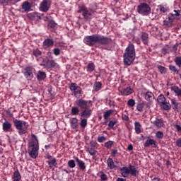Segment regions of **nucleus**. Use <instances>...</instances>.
<instances>
[{"mask_svg": "<svg viewBox=\"0 0 181 181\" xmlns=\"http://www.w3.org/2000/svg\"><path fill=\"white\" fill-rule=\"evenodd\" d=\"M83 42L87 46L93 47V46L97 45H101L102 46H108L112 43V40L111 38L98 34H93L92 35H88L84 37Z\"/></svg>", "mask_w": 181, "mask_h": 181, "instance_id": "obj_1", "label": "nucleus"}, {"mask_svg": "<svg viewBox=\"0 0 181 181\" xmlns=\"http://www.w3.org/2000/svg\"><path fill=\"white\" fill-rule=\"evenodd\" d=\"M135 46L134 44L129 43L123 55L124 66H131L135 60Z\"/></svg>", "mask_w": 181, "mask_h": 181, "instance_id": "obj_2", "label": "nucleus"}, {"mask_svg": "<svg viewBox=\"0 0 181 181\" xmlns=\"http://www.w3.org/2000/svg\"><path fill=\"white\" fill-rule=\"evenodd\" d=\"M29 148H31V150L28 151V153L33 159H36L39 155V140H37V136L34 134H31V141L28 144Z\"/></svg>", "mask_w": 181, "mask_h": 181, "instance_id": "obj_3", "label": "nucleus"}, {"mask_svg": "<svg viewBox=\"0 0 181 181\" xmlns=\"http://www.w3.org/2000/svg\"><path fill=\"white\" fill-rule=\"evenodd\" d=\"M13 123L16 129L18 130L19 135H24V134L28 132L29 124L25 121L14 119L13 120Z\"/></svg>", "mask_w": 181, "mask_h": 181, "instance_id": "obj_4", "label": "nucleus"}, {"mask_svg": "<svg viewBox=\"0 0 181 181\" xmlns=\"http://www.w3.org/2000/svg\"><path fill=\"white\" fill-rule=\"evenodd\" d=\"M78 13H82L83 19H85L88 22H90L91 19H93V11L88 10V8L86 7V6H82L79 7Z\"/></svg>", "mask_w": 181, "mask_h": 181, "instance_id": "obj_5", "label": "nucleus"}, {"mask_svg": "<svg viewBox=\"0 0 181 181\" xmlns=\"http://www.w3.org/2000/svg\"><path fill=\"white\" fill-rule=\"evenodd\" d=\"M137 12L144 16H148L151 13V6L146 3H141L137 6Z\"/></svg>", "mask_w": 181, "mask_h": 181, "instance_id": "obj_6", "label": "nucleus"}, {"mask_svg": "<svg viewBox=\"0 0 181 181\" xmlns=\"http://www.w3.org/2000/svg\"><path fill=\"white\" fill-rule=\"evenodd\" d=\"M91 100H86L84 99L80 98L75 101V105L81 110H86V108H90V105H92Z\"/></svg>", "mask_w": 181, "mask_h": 181, "instance_id": "obj_7", "label": "nucleus"}, {"mask_svg": "<svg viewBox=\"0 0 181 181\" xmlns=\"http://www.w3.org/2000/svg\"><path fill=\"white\" fill-rule=\"evenodd\" d=\"M35 68L32 66H27L24 69V76L27 80L33 79V74L35 73Z\"/></svg>", "mask_w": 181, "mask_h": 181, "instance_id": "obj_8", "label": "nucleus"}, {"mask_svg": "<svg viewBox=\"0 0 181 181\" xmlns=\"http://www.w3.org/2000/svg\"><path fill=\"white\" fill-rule=\"evenodd\" d=\"M93 114V110L90 108H86L83 109L81 112L79 114V117L81 118H85L86 119H88V118H90V117H91Z\"/></svg>", "mask_w": 181, "mask_h": 181, "instance_id": "obj_9", "label": "nucleus"}, {"mask_svg": "<svg viewBox=\"0 0 181 181\" xmlns=\"http://www.w3.org/2000/svg\"><path fill=\"white\" fill-rule=\"evenodd\" d=\"M54 45V41L52 39L47 38L42 42L43 49H49V47H53Z\"/></svg>", "mask_w": 181, "mask_h": 181, "instance_id": "obj_10", "label": "nucleus"}, {"mask_svg": "<svg viewBox=\"0 0 181 181\" xmlns=\"http://www.w3.org/2000/svg\"><path fill=\"white\" fill-rule=\"evenodd\" d=\"M176 16H180V10H174V13H169L168 15V21L173 23V21L176 19Z\"/></svg>", "mask_w": 181, "mask_h": 181, "instance_id": "obj_11", "label": "nucleus"}, {"mask_svg": "<svg viewBox=\"0 0 181 181\" xmlns=\"http://www.w3.org/2000/svg\"><path fill=\"white\" fill-rule=\"evenodd\" d=\"M144 146H145V148H148L149 146H152V148H156V146H158V145L156 144V141H155L152 139H149L146 141V142L144 144Z\"/></svg>", "mask_w": 181, "mask_h": 181, "instance_id": "obj_12", "label": "nucleus"}, {"mask_svg": "<svg viewBox=\"0 0 181 181\" xmlns=\"http://www.w3.org/2000/svg\"><path fill=\"white\" fill-rule=\"evenodd\" d=\"M11 129L12 124L11 122L6 121L3 123V131H4V132H11Z\"/></svg>", "mask_w": 181, "mask_h": 181, "instance_id": "obj_13", "label": "nucleus"}, {"mask_svg": "<svg viewBox=\"0 0 181 181\" xmlns=\"http://www.w3.org/2000/svg\"><path fill=\"white\" fill-rule=\"evenodd\" d=\"M40 11L42 12H47L49 11V4L47 3V0H43L40 6Z\"/></svg>", "mask_w": 181, "mask_h": 181, "instance_id": "obj_14", "label": "nucleus"}, {"mask_svg": "<svg viewBox=\"0 0 181 181\" xmlns=\"http://www.w3.org/2000/svg\"><path fill=\"white\" fill-rule=\"evenodd\" d=\"M134 93V90L131 87L123 88L120 90L121 95H129Z\"/></svg>", "mask_w": 181, "mask_h": 181, "instance_id": "obj_15", "label": "nucleus"}, {"mask_svg": "<svg viewBox=\"0 0 181 181\" xmlns=\"http://www.w3.org/2000/svg\"><path fill=\"white\" fill-rule=\"evenodd\" d=\"M153 124L155 127H157V128H162L165 127V122L163 119H156Z\"/></svg>", "mask_w": 181, "mask_h": 181, "instance_id": "obj_16", "label": "nucleus"}, {"mask_svg": "<svg viewBox=\"0 0 181 181\" xmlns=\"http://www.w3.org/2000/svg\"><path fill=\"white\" fill-rule=\"evenodd\" d=\"M75 160L81 170L84 171L86 170V163L80 160L78 157H76Z\"/></svg>", "mask_w": 181, "mask_h": 181, "instance_id": "obj_17", "label": "nucleus"}, {"mask_svg": "<svg viewBox=\"0 0 181 181\" xmlns=\"http://www.w3.org/2000/svg\"><path fill=\"white\" fill-rule=\"evenodd\" d=\"M120 172L123 177H128L129 176V167H122L120 168Z\"/></svg>", "mask_w": 181, "mask_h": 181, "instance_id": "obj_18", "label": "nucleus"}, {"mask_svg": "<svg viewBox=\"0 0 181 181\" xmlns=\"http://www.w3.org/2000/svg\"><path fill=\"white\" fill-rule=\"evenodd\" d=\"M141 40L144 45H148L149 42V35H148L146 33H142L141 35Z\"/></svg>", "mask_w": 181, "mask_h": 181, "instance_id": "obj_19", "label": "nucleus"}, {"mask_svg": "<svg viewBox=\"0 0 181 181\" xmlns=\"http://www.w3.org/2000/svg\"><path fill=\"white\" fill-rule=\"evenodd\" d=\"M43 66L47 69H53V67L56 66V62L54 60H48L47 61Z\"/></svg>", "mask_w": 181, "mask_h": 181, "instance_id": "obj_20", "label": "nucleus"}, {"mask_svg": "<svg viewBox=\"0 0 181 181\" xmlns=\"http://www.w3.org/2000/svg\"><path fill=\"white\" fill-rule=\"evenodd\" d=\"M129 172L132 176H136L139 173L138 170L134 165L129 166Z\"/></svg>", "mask_w": 181, "mask_h": 181, "instance_id": "obj_21", "label": "nucleus"}, {"mask_svg": "<svg viewBox=\"0 0 181 181\" xmlns=\"http://www.w3.org/2000/svg\"><path fill=\"white\" fill-rule=\"evenodd\" d=\"M141 128H142V125H141V123L139 122H135L134 129H135L136 134H141V132H142V130H141Z\"/></svg>", "mask_w": 181, "mask_h": 181, "instance_id": "obj_22", "label": "nucleus"}, {"mask_svg": "<svg viewBox=\"0 0 181 181\" xmlns=\"http://www.w3.org/2000/svg\"><path fill=\"white\" fill-rule=\"evenodd\" d=\"M30 8H31V6L29 1H25L23 3L22 9H23L25 12H29V11H30Z\"/></svg>", "mask_w": 181, "mask_h": 181, "instance_id": "obj_23", "label": "nucleus"}, {"mask_svg": "<svg viewBox=\"0 0 181 181\" xmlns=\"http://www.w3.org/2000/svg\"><path fill=\"white\" fill-rule=\"evenodd\" d=\"M37 78L38 81H42L46 78V73L39 71L38 73L37 74Z\"/></svg>", "mask_w": 181, "mask_h": 181, "instance_id": "obj_24", "label": "nucleus"}, {"mask_svg": "<svg viewBox=\"0 0 181 181\" xmlns=\"http://www.w3.org/2000/svg\"><path fill=\"white\" fill-rule=\"evenodd\" d=\"M48 165L50 169H52V168H56V166H57V160H56L55 158H52L48 161Z\"/></svg>", "mask_w": 181, "mask_h": 181, "instance_id": "obj_25", "label": "nucleus"}, {"mask_svg": "<svg viewBox=\"0 0 181 181\" xmlns=\"http://www.w3.org/2000/svg\"><path fill=\"white\" fill-rule=\"evenodd\" d=\"M71 115H80V108L76 106H73L71 109Z\"/></svg>", "mask_w": 181, "mask_h": 181, "instance_id": "obj_26", "label": "nucleus"}, {"mask_svg": "<svg viewBox=\"0 0 181 181\" xmlns=\"http://www.w3.org/2000/svg\"><path fill=\"white\" fill-rule=\"evenodd\" d=\"M107 163L110 169H115V168H117V165H115V163H114V160H112L111 158L107 159Z\"/></svg>", "mask_w": 181, "mask_h": 181, "instance_id": "obj_27", "label": "nucleus"}, {"mask_svg": "<svg viewBox=\"0 0 181 181\" xmlns=\"http://www.w3.org/2000/svg\"><path fill=\"white\" fill-rule=\"evenodd\" d=\"M166 102V98L163 95H160L157 98V103L159 104V105L162 106V104Z\"/></svg>", "mask_w": 181, "mask_h": 181, "instance_id": "obj_28", "label": "nucleus"}, {"mask_svg": "<svg viewBox=\"0 0 181 181\" xmlns=\"http://www.w3.org/2000/svg\"><path fill=\"white\" fill-rule=\"evenodd\" d=\"M98 175L101 181L108 180V177L107 176V174H105L103 171H100Z\"/></svg>", "mask_w": 181, "mask_h": 181, "instance_id": "obj_29", "label": "nucleus"}, {"mask_svg": "<svg viewBox=\"0 0 181 181\" xmlns=\"http://www.w3.org/2000/svg\"><path fill=\"white\" fill-rule=\"evenodd\" d=\"M172 91H174L178 97H181V89L177 86H173L171 88Z\"/></svg>", "mask_w": 181, "mask_h": 181, "instance_id": "obj_30", "label": "nucleus"}, {"mask_svg": "<svg viewBox=\"0 0 181 181\" xmlns=\"http://www.w3.org/2000/svg\"><path fill=\"white\" fill-rule=\"evenodd\" d=\"M95 70V65L94 63H89L87 66V71L91 73Z\"/></svg>", "mask_w": 181, "mask_h": 181, "instance_id": "obj_31", "label": "nucleus"}, {"mask_svg": "<svg viewBox=\"0 0 181 181\" xmlns=\"http://www.w3.org/2000/svg\"><path fill=\"white\" fill-rule=\"evenodd\" d=\"M86 152H88V153L91 155V156H94V155H97V151L95 150V148L93 147L88 148L86 150Z\"/></svg>", "mask_w": 181, "mask_h": 181, "instance_id": "obj_32", "label": "nucleus"}, {"mask_svg": "<svg viewBox=\"0 0 181 181\" xmlns=\"http://www.w3.org/2000/svg\"><path fill=\"white\" fill-rule=\"evenodd\" d=\"M153 98V93L152 92H147L145 93V100L147 101H151Z\"/></svg>", "mask_w": 181, "mask_h": 181, "instance_id": "obj_33", "label": "nucleus"}, {"mask_svg": "<svg viewBox=\"0 0 181 181\" xmlns=\"http://www.w3.org/2000/svg\"><path fill=\"white\" fill-rule=\"evenodd\" d=\"M162 108L163 110H165V111H168L169 110H170L171 108V106H170V103H169L168 102H164L163 104H162Z\"/></svg>", "mask_w": 181, "mask_h": 181, "instance_id": "obj_34", "label": "nucleus"}, {"mask_svg": "<svg viewBox=\"0 0 181 181\" xmlns=\"http://www.w3.org/2000/svg\"><path fill=\"white\" fill-rule=\"evenodd\" d=\"M174 62L180 69H181V56L175 57L174 59Z\"/></svg>", "mask_w": 181, "mask_h": 181, "instance_id": "obj_35", "label": "nucleus"}, {"mask_svg": "<svg viewBox=\"0 0 181 181\" xmlns=\"http://www.w3.org/2000/svg\"><path fill=\"white\" fill-rule=\"evenodd\" d=\"M80 127L81 128H86L87 127V119L81 117Z\"/></svg>", "mask_w": 181, "mask_h": 181, "instance_id": "obj_36", "label": "nucleus"}, {"mask_svg": "<svg viewBox=\"0 0 181 181\" xmlns=\"http://www.w3.org/2000/svg\"><path fill=\"white\" fill-rule=\"evenodd\" d=\"M173 25V23L170 21V20L163 21V26H165V28H172Z\"/></svg>", "mask_w": 181, "mask_h": 181, "instance_id": "obj_37", "label": "nucleus"}, {"mask_svg": "<svg viewBox=\"0 0 181 181\" xmlns=\"http://www.w3.org/2000/svg\"><path fill=\"white\" fill-rule=\"evenodd\" d=\"M82 90L81 88H78L74 92V94L75 95V97H81L83 93H82Z\"/></svg>", "mask_w": 181, "mask_h": 181, "instance_id": "obj_38", "label": "nucleus"}, {"mask_svg": "<svg viewBox=\"0 0 181 181\" xmlns=\"http://www.w3.org/2000/svg\"><path fill=\"white\" fill-rule=\"evenodd\" d=\"M112 112H114V110H109L104 112V115H103L104 119H108V117H110V115H111V114H112Z\"/></svg>", "mask_w": 181, "mask_h": 181, "instance_id": "obj_39", "label": "nucleus"}, {"mask_svg": "<svg viewBox=\"0 0 181 181\" xmlns=\"http://www.w3.org/2000/svg\"><path fill=\"white\" fill-rule=\"evenodd\" d=\"M33 54L35 57H39L40 56H42V51H40L39 48H37L35 49H33Z\"/></svg>", "mask_w": 181, "mask_h": 181, "instance_id": "obj_40", "label": "nucleus"}, {"mask_svg": "<svg viewBox=\"0 0 181 181\" xmlns=\"http://www.w3.org/2000/svg\"><path fill=\"white\" fill-rule=\"evenodd\" d=\"M57 24L54 21H49L47 25L48 29H54Z\"/></svg>", "mask_w": 181, "mask_h": 181, "instance_id": "obj_41", "label": "nucleus"}, {"mask_svg": "<svg viewBox=\"0 0 181 181\" xmlns=\"http://www.w3.org/2000/svg\"><path fill=\"white\" fill-rule=\"evenodd\" d=\"M102 86H103V84L101 83V82H95L94 83V89L96 91H100V90H101Z\"/></svg>", "mask_w": 181, "mask_h": 181, "instance_id": "obj_42", "label": "nucleus"}, {"mask_svg": "<svg viewBox=\"0 0 181 181\" xmlns=\"http://www.w3.org/2000/svg\"><path fill=\"white\" fill-rule=\"evenodd\" d=\"M112 145H114V141H109L105 143L104 146L105 148H107V149H111V148H112Z\"/></svg>", "mask_w": 181, "mask_h": 181, "instance_id": "obj_43", "label": "nucleus"}, {"mask_svg": "<svg viewBox=\"0 0 181 181\" xmlns=\"http://www.w3.org/2000/svg\"><path fill=\"white\" fill-rule=\"evenodd\" d=\"M169 69L170 70V71H173V73H175V74H179V70H177L175 66L170 65Z\"/></svg>", "mask_w": 181, "mask_h": 181, "instance_id": "obj_44", "label": "nucleus"}, {"mask_svg": "<svg viewBox=\"0 0 181 181\" xmlns=\"http://www.w3.org/2000/svg\"><path fill=\"white\" fill-rule=\"evenodd\" d=\"M144 107H145V104H144V103H139V104H137L136 110L139 112H142V111H144Z\"/></svg>", "mask_w": 181, "mask_h": 181, "instance_id": "obj_45", "label": "nucleus"}, {"mask_svg": "<svg viewBox=\"0 0 181 181\" xmlns=\"http://www.w3.org/2000/svg\"><path fill=\"white\" fill-rule=\"evenodd\" d=\"M68 166L71 169H74V168H76V161L74 160H70L68 161Z\"/></svg>", "mask_w": 181, "mask_h": 181, "instance_id": "obj_46", "label": "nucleus"}, {"mask_svg": "<svg viewBox=\"0 0 181 181\" xmlns=\"http://www.w3.org/2000/svg\"><path fill=\"white\" fill-rule=\"evenodd\" d=\"M79 87L77 86V83H71L70 86H69V88L71 90V91H75Z\"/></svg>", "mask_w": 181, "mask_h": 181, "instance_id": "obj_47", "label": "nucleus"}, {"mask_svg": "<svg viewBox=\"0 0 181 181\" xmlns=\"http://www.w3.org/2000/svg\"><path fill=\"white\" fill-rule=\"evenodd\" d=\"M164 136L163 132L158 131L156 133V138H157V139H163Z\"/></svg>", "mask_w": 181, "mask_h": 181, "instance_id": "obj_48", "label": "nucleus"}, {"mask_svg": "<svg viewBox=\"0 0 181 181\" xmlns=\"http://www.w3.org/2000/svg\"><path fill=\"white\" fill-rule=\"evenodd\" d=\"M127 105H128V107H134L135 106V100L129 99L127 101Z\"/></svg>", "mask_w": 181, "mask_h": 181, "instance_id": "obj_49", "label": "nucleus"}, {"mask_svg": "<svg viewBox=\"0 0 181 181\" xmlns=\"http://www.w3.org/2000/svg\"><path fill=\"white\" fill-rule=\"evenodd\" d=\"M158 69L161 74H165V73H166V68H165V66H158Z\"/></svg>", "mask_w": 181, "mask_h": 181, "instance_id": "obj_50", "label": "nucleus"}, {"mask_svg": "<svg viewBox=\"0 0 181 181\" xmlns=\"http://www.w3.org/2000/svg\"><path fill=\"white\" fill-rule=\"evenodd\" d=\"M115 124H117V121H115V120H110L109 122V124H108V127L111 128L112 129H114V125H115Z\"/></svg>", "mask_w": 181, "mask_h": 181, "instance_id": "obj_51", "label": "nucleus"}, {"mask_svg": "<svg viewBox=\"0 0 181 181\" xmlns=\"http://www.w3.org/2000/svg\"><path fill=\"white\" fill-rule=\"evenodd\" d=\"M105 141H107V138L104 136H99L98 137V142H99L100 144H101Z\"/></svg>", "mask_w": 181, "mask_h": 181, "instance_id": "obj_52", "label": "nucleus"}, {"mask_svg": "<svg viewBox=\"0 0 181 181\" xmlns=\"http://www.w3.org/2000/svg\"><path fill=\"white\" fill-rule=\"evenodd\" d=\"M118 153V150L117 149H112L110 155L112 156V158H115L117 156V154Z\"/></svg>", "mask_w": 181, "mask_h": 181, "instance_id": "obj_53", "label": "nucleus"}, {"mask_svg": "<svg viewBox=\"0 0 181 181\" xmlns=\"http://www.w3.org/2000/svg\"><path fill=\"white\" fill-rule=\"evenodd\" d=\"M171 104L173 105H174V108H177L179 104L177 103V102L176 101V99H172L171 100Z\"/></svg>", "mask_w": 181, "mask_h": 181, "instance_id": "obj_54", "label": "nucleus"}, {"mask_svg": "<svg viewBox=\"0 0 181 181\" xmlns=\"http://www.w3.org/2000/svg\"><path fill=\"white\" fill-rule=\"evenodd\" d=\"M33 16L35 18V19H42V14L38 13H34Z\"/></svg>", "mask_w": 181, "mask_h": 181, "instance_id": "obj_55", "label": "nucleus"}, {"mask_svg": "<svg viewBox=\"0 0 181 181\" xmlns=\"http://www.w3.org/2000/svg\"><path fill=\"white\" fill-rule=\"evenodd\" d=\"M53 53H54V54H55V56H59V54H60V49L54 48L53 49Z\"/></svg>", "mask_w": 181, "mask_h": 181, "instance_id": "obj_56", "label": "nucleus"}, {"mask_svg": "<svg viewBox=\"0 0 181 181\" xmlns=\"http://www.w3.org/2000/svg\"><path fill=\"white\" fill-rule=\"evenodd\" d=\"M78 119H77L76 117H73L71 119V124H78Z\"/></svg>", "mask_w": 181, "mask_h": 181, "instance_id": "obj_57", "label": "nucleus"}, {"mask_svg": "<svg viewBox=\"0 0 181 181\" xmlns=\"http://www.w3.org/2000/svg\"><path fill=\"white\" fill-rule=\"evenodd\" d=\"M160 12H162L163 13H166V12H168V8H166L164 6H160Z\"/></svg>", "mask_w": 181, "mask_h": 181, "instance_id": "obj_58", "label": "nucleus"}, {"mask_svg": "<svg viewBox=\"0 0 181 181\" xmlns=\"http://www.w3.org/2000/svg\"><path fill=\"white\" fill-rule=\"evenodd\" d=\"M132 42H134V43H137V45H141V41H139V39L135 37L132 38Z\"/></svg>", "mask_w": 181, "mask_h": 181, "instance_id": "obj_59", "label": "nucleus"}, {"mask_svg": "<svg viewBox=\"0 0 181 181\" xmlns=\"http://www.w3.org/2000/svg\"><path fill=\"white\" fill-rule=\"evenodd\" d=\"M174 127L177 129V132H181V126L179 124H175Z\"/></svg>", "mask_w": 181, "mask_h": 181, "instance_id": "obj_60", "label": "nucleus"}, {"mask_svg": "<svg viewBox=\"0 0 181 181\" xmlns=\"http://www.w3.org/2000/svg\"><path fill=\"white\" fill-rule=\"evenodd\" d=\"M122 118L123 121H129V117L127 115H122Z\"/></svg>", "mask_w": 181, "mask_h": 181, "instance_id": "obj_61", "label": "nucleus"}, {"mask_svg": "<svg viewBox=\"0 0 181 181\" xmlns=\"http://www.w3.org/2000/svg\"><path fill=\"white\" fill-rule=\"evenodd\" d=\"M176 146H178V148H181V138H179L176 141Z\"/></svg>", "mask_w": 181, "mask_h": 181, "instance_id": "obj_62", "label": "nucleus"}, {"mask_svg": "<svg viewBox=\"0 0 181 181\" xmlns=\"http://www.w3.org/2000/svg\"><path fill=\"white\" fill-rule=\"evenodd\" d=\"M71 127L72 128V129H78V124H71Z\"/></svg>", "mask_w": 181, "mask_h": 181, "instance_id": "obj_63", "label": "nucleus"}, {"mask_svg": "<svg viewBox=\"0 0 181 181\" xmlns=\"http://www.w3.org/2000/svg\"><path fill=\"white\" fill-rule=\"evenodd\" d=\"M8 2H12V0H0V4H8Z\"/></svg>", "mask_w": 181, "mask_h": 181, "instance_id": "obj_64", "label": "nucleus"}]
</instances>
